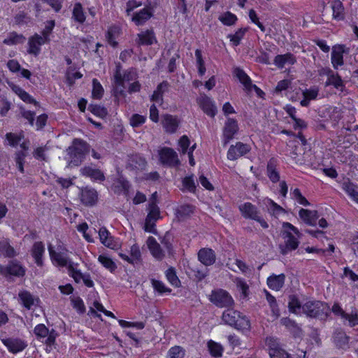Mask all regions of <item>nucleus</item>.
<instances>
[{
    "label": "nucleus",
    "mask_w": 358,
    "mask_h": 358,
    "mask_svg": "<svg viewBox=\"0 0 358 358\" xmlns=\"http://www.w3.org/2000/svg\"><path fill=\"white\" fill-rule=\"evenodd\" d=\"M222 320L224 324L237 330L244 331L250 329V322L248 317L231 308H227L223 312Z\"/></svg>",
    "instance_id": "1"
},
{
    "label": "nucleus",
    "mask_w": 358,
    "mask_h": 358,
    "mask_svg": "<svg viewBox=\"0 0 358 358\" xmlns=\"http://www.w3.org/2000/svg\"><path fill=\"white\" fill-rule=\"evenodd\" d=\"M90 150V146L85 141L80 138L73 139L72 145L67 149L71 159L70 164L75 166L80 165Z\"/></svg>",
    "instance_id": "2"
},
{
    "label": "nucleus",
    "mask_w": 358,
    "mask_h": 358,
    "mask_svg": "<svg viewBox=\"0 0 358 358\" xmlns=\"http://www.w3.org/2000/svg\"><path fill=\"white\" fill-rule=\"evenodd\" d=\"M302 311L308 317L326 320L329 314V306L321 301H308L303 305Z\"/></svg>",
    "instance_id": "3"
},
{
    "label": "nucleus",
    "mask_w": 358,
    "mask_h": 358,
    "mask_svg": "<svg viewBox=\"0 0 358 358\" xmlns=\"http://www.w3.org/2000/svg\"><path fill=\"white\" fill-rule=\"evenodd\" d=\"M208 300L216 307L229 308L234 305L231 295L225 289L217 288L211 291Z\"/></svg>",
    "instance_id": "4"
},
{
    "label": "nucleus",
    "mask_w": 358,
    "mask_h": 358,
    "mask_svg": "<svg viewBox=\"0 0 358 358\" xmlns=\"http://www.w3.org/2000/svg\"><path fill=\"white\" fill-rule=\"evenodd\" d=\"M25 273V267L17 259L9 261L6 266L0 265V274L7 278L11 276L22 278Z\"/></svg>",
    "instance_id": "5"
},
{
    "label": "nucleus",
    "mask_w": 358,
    "mask_h": 358,
    "mask_svg": "<svg viewBox=\"0 0 358 358\" xmlns=\"http://www.w3.org/2000/svg\"><path fill=\"white\" fill-rule=\"evenodd\" d=\"M241 215L246 218L254 220L259 224H267L264 219L262 212L258 208L250 202H245L238 206Z\"/></svg>",
    "instance_id": "6"
},
{
    "label": "nucleus",
    "mask_w": 358,
    "mask_h": 358,
    "mask_svg": "<svg viewBox=\"0 0 358 358\" xmlns=\"http://www.w3.org/2000/svg\"><path fill=\"white\" fill-rule=\"evenodd\" d=\"M159 157L163 166L173 168L180 165L177 152L171 148L164 147L159 150Z\"/></svg>",
    "instance_id": "7"
},
{
    "label": "nucleus",
    "mask_w": 358,
    "mask_h": 358,
    "mask_svg": "<svg viewBox=\"0 0 358 358\" xmlns=\"http://www.w3.org/2000/svg\"><path fill=\"white\" fill-rule=\"evenodd\" d=\"M281 236L285 240V243L279 245L280 252L282 255H286L299 247V238L296 237L290 231L282 230L281 231Z\"/></svg>",
    "instance_id": "8"
},
{
    "label": "nucleus",
    "mask_w": 358,
    "mask_h": 358,
    "mask_svg": "<svg viewBox=\"0 0 358 358\" xmlns=\"http://www.w3.org/2000/svg\"><path fill=\"white\" fill-rule=\"evenodd\" d=\"M0 338L8 352L14 355L22 352L28 345L26 341L18 337L1 336Z\"/></svg>",
    "instance_id": "9"
},
{
    "label": "nucleus",
    "mask_w": 358,
    "mask_h": 358,
    "mask_svg": "<svg viewBox=\"0 0 358 358\" xmlns=\"http://www.w3.org/2000/svg\"><path fill=\"white\" fill-rule=\"evenodd\" d=\"M196 102L203 112L208 116L213 118L217 115V108L215 101L206 94H201L196 99Z\"/></svg>",
    "instance_id": "10"
},
{
    "label": "nucleus",
    "mask_w": 358,
    "mask_h": 358,
    "mask_svg": "<svg viewBox=\"0 0 358 358\" xmlns=\"http://www.w3.org/2000/svg\"><path fill=\"white\" fill-rule=\"evenodd\" d=\"M349 52L350 48L344 44H337L333 46L331 61L334 69H338V66L344 64L343 55H348Z\"/></svg>",
    "instance_id": "11"
},
{
    "label": "nucleus",
    "mask_w": 358,
    "mask_h": 358,
    "mask_svg": "<svg viewBox=\"0 0 358 358\" xmlns=\"http://www.w3.org/2000/svg\"><path fill=\"white\" fill-rule=\"evenodd\" d=\"M239 127L238 121L234 118L229 117L224 123L223 127L222 138L224 145H227L231 141L234 136L238 133Z\"/></svg>",
    "instance_id": "12"
},
{
    "label": "nucleus",
    "mask_w": 358,
    "mask_h": 358,
    "mask_svg": "<svg viewBox=\"0 0 358 358\" xmlns=\"http://www.w3.org/2000/svg\"><path fill=\"white\" fill-rule=\"evenodd\" d=\"M251 150V147L247 143L237 142L236 145H231L227 152V158L229 160H236L238 157L246 155Z\"/></svg>",
    "instance_id": "13"
},
{
    "label": "nucleus",
    "mask_w": 358,
    "mask_h": 358,
    "mask_svg": "<svg viewBox=\"0 0 358 358\" xmlns=\"http://www.w3.org/2000/svg\"><path fill=\"white\" fill-rule=\"evenodd\" d=\"M48 250L50 259L55 265L60 267H66L68 269L70 265H75L66 254L55 251L51 245L48 246Z\"/></svg>",
    "instance_id": "14"
},
{
    "label": "nucleus",
    "mask_w": 358,
    "mask_h": 358,
    "mask_svg": "<svg viewBox=\"0 0 358 358\" xmlns=\"http://www.w3.org/2000/svg\"><path fill=\"white\" fill-rule=\"evenodd\" d=\"M80 201L86 206L95 205L98 200L97 192L92 187H85L80 189Z\"/></svg>",
    "instance_id": "15"
},
{
    "label": "nucleus",
    "mask_w": 358,
    "mask_h": 358,
    "mask_svg": "<svg viewBox=\"0 0 358 358\" xmlns=\"http://www.w3.org/2000/svg\"><path fill=\"white\" fill-rule=\"evenodd\" d=\"M161 123L166 133L174 134L179 127L180 120L177 116L166 113L162 115Z\"/></svg>",
    "instance_id": "16"
},
{
    "label": "nucleus",
    "mask_w": 358,
    "mask_h": 358,
    "mask_svg": "<svg viewBox=\"0 0 358 358\" xmlns=\"http://www.w3.org/2000/svg\"><path fill=\"white\" fill-rule=\"evenodd\" d=\"M147 161L139 154H134L129 156L127 169L136 172L142 171L145 169Z\"/></svg>",
    "instance_id": "17"
},
{
    "label": "nucleus",
    "mask_w": 358,
    "mask_h": 358,
    "mask_svg": "<svg viewBox=\"0 0 358 358\" xmlns=\"http://www.w3.org/2000/svg\"><path fill=\"white\" fill-rule=\"evenodd\" d=\"M279 161L275 157H271L267 162L266 175L273 183L280 181V176L278 171Z\"/></svg>",
    "instance_id": "18"
},
{
    "label": "nucleus",
    "mask_w": 358,
    "mask_h": 358,
    "mask_svg": "<svg viewBox=\"0 0 358 358\" xmlns=\"http://www.w3.org/2000/svg\"><path fill=\"white\" fill-rule=\"evenodd\" d=\"M153 15V9L150 6H146L138 12L133 14L131 20L136 26H142Z\"/></svg>",
    "instance_id": "19"
},
{
    "label": "nucleus",
    "mask_w": 358,
    "mask_h": 358,
    "mask_svg": "<svg viewBox=\"0 0 358 358\" xmlns=\"http://www.w3.org/2000/svg\"><path fill=\"white\" fill-rule=\"evenodd\" d=\"M136 42L139 46H148L157 43V40L153 29H147L138 34Z\"/></svg>",
    "instance_id": "20"
},
{
    "label": "nucleus",
    "mask_w": 358,
    "mask_h": 358,
    "mask_svg": "<svg viewBox=\"0 0 358 358\" xmlns=\"http://www.w3.org/2000/svg\"><path fill=\"white\" fill-rule=\"evenodd\" d=\"M45 43L44 38L39 34H35L29 38L27 52L36 57L38 56L41 50V46Z\"/></svg>",
    "instance_id": "21"
},
{
    "label": "nucleus",
    "mask_w": 358,
    "mask_h": 358,
    "mask_svg": "<svg viewBox=\"0 0 358 358\" xmlns=\"http://www.w3.org/2000/svg\"><path fill=\"white\" fill-rule=\"evenodd\" d=\"M280 323L285 327L294 338H301L303 336L301 327L294 320L286 317L280 320Z\"/></svg>",
    "instance_id": "22"
},
{
    "label": "nucleus",
    "mask_w": 358,
    "mask_h": 358,
    "mask_svg": "<svg viewBox=\"0 0 358 358\" xmlns=\"http://www.w3.org/2000/svg\"><path fill=\"white\" fill-rule=\"evenodd\" d=\"M119 257L128 263L135 265L141 262V252L138 245L134 244L130 248V257L127 255L120 252Z\"/></svg>",
    "instance_id": "23"
},
{
    "label": "nucleus",
    "mask_w": 358,
    "mask_h": 358,
    "mask_svg": "<svg viewBox=\"0 0 358 358\" xmlns=\"http://www.w3.org/2000/svg\"><path fill=\"white\" fill-rule=\"evenodd\" d=\"M82 176L90 178L92 181L103 182L106 180L104 173L90 166H85L80 169Z\"/></svg>",
    "instance_id": "24"
},
{
    "label": "nucleus",
    "mask_w": 358,
    "mask_h": 358,
    "mask_svg": "<svg viewBox=\"0 0 358 358\" xmlns=\"http://www.w3.org/2000/svg\"><path fill=\"white\" fill-rule=\"evenodd\" d=\"M198 259L206 266L213 265L215 262V252L210 248H202L198 252Z\"/></svg>",
    "instance_id": "25"
},
{
    "label": "nucleus",
    "mask_w": 358,
    "mask_h": 358,
    "mask_svg": "<svg viewBox=\"0 0 358 358\" xmlns=\"http://www.w3.org/2000/svg\"><path fill=\"white\" fill-rule=\"evenodd\" d=\"M99 235L101 243H103L107 248L113 250L118 249V244L113 240V237L110 236V232L106 229V227H102L99 230Z\"/></svg>",
    "instance_id": "26"
},
{
    "label": "nucleus",
    "mask_w": 358,
    "mask_h": 358,
    "mask_svg": "<svg viewBox=\"0 0 358 358\" xmlns=\"http://www.w3.org/2000/svg\"><path fill=\"white\" fill-rule=\"evenodd\" d=\"M285 278L284 273L280 275L272 274L267 278V285L273 290L279 291L285 285Z\"/></svg>",
    "instance_id": "27"
},
{
    "label": "nucleus",
    "mask_w": 358,
    "mask_h": 358,
    "mask_svg": "<svg viewBox=\"0 0 358 358\" xmlns=\"http://www.w3.org/2000/svg\"><path fill=\"white\" fill-rule=\"evenodd\" d=\"M349 336L341 329L335 330L333 334V341L337 348L345 349L348 346Z\"/></svg>",
    "instance_id": "28"
},
{
    "label": "nucleus",
    "mask_w": 358,
    "mask_h": 358,
    "mask_svg": "<svg viewBox=\"0 0 358 358\" xmlns=\"http://www.w3.org/2000/svg\"><path fill=\"white\" fill-rule=\"evenodd\" d=\"M324 85L325 87L332 85L334 88L341 92H343L345 87V83L341 76L337 72H334V71L331 75H329V78H327Z\"/></svg>",
    "instance_id": "29"
},
{
    "label": "nucleus",
    "mask_w": 358,
    "mask_h": 358,
    "mask_svg": "<svg viewBox=\"0 0 358 358\" xmlns=\"http://www.w3.org/2000/svg\"><path fill=\"white\" fill-rule=\"evenodd\" d=\"M148 213L144 224H155L160 217V211L155 201H150L148 204Z\"/></svg>",
    "instance_id": "30"
},
{
    "label": "nucleus",
    "mask_w": 358,
    "mask_h": 358,
    "mask_svg": "<svg viewBox=\"0 0 358 358\" xmlns=\"http://www.w3.org/2000/svg\"><path fill=\"white\" fill-rule=\"evenodd\" d=\"M299 215L305 224H315L320 217V214L317 210L301 208Z\"/></svg>",
    "instance_id": "31"
},
{
    "label": "nucleus",
    "mask_w": 358,
    "mask_h": 358,
    "mask_svg": "<svg viewBox=\"0 0 358 358\" xmlns=\"http://www.w3.org/2000/svg\"><path fill=\"white\" fill-rule=\"evenodd\" d=\"M194 206L193 205H180L176 209V215L179 221L183 222L194 213Z\"/></svg>",
    "instance_id": "32"
},
{
    "label": "nucleus",
    "mask_w": 358,
    "mask_h": 358,
    "mask_svg": "<svg viewBox=\"0 0 358 358\" xmlns=\"http://www.w3.org/2000/svg\"><path fill=\"white\" fill-rule=\"evenodd\" d=\"M263 204L267 208L268 213L275 217L285 213V210L282 207L269 198L264 199Z\"/></svg>",
    "instance_id": "33"
},
{
    "label": "nucleus",
    "mask_w": 358,
    "mask_h": 358,
    "mask_svg": "<svg viewBox=\"0 0 358 358\" xmlns=\"http://www.w3.org/2000/svg\"><path fill=\"white\" fill-rule=\"evenodd\" d=\"M26 41V37L16 31H11L7 34L6 38L3 39V43L6 45H15L23 44Z\"/></svg>",
    "instance_id": "34"
},
{
    "label": "nucleus",
    "mask_w": 358,
    "mask_h": 358,
    "mask_svg": "<svg viewBox=\"0 0 358 358\" xmlns=\"http://www.w3.org/2000/svg\"><path fill=\"white\" fill-rule=\"evenodd\" d=\"M333 10V18L338 21L345 19L344 6L340 0H333L331 3Z\"/></svg>",
    "instance_id": "35"
},
{
    "label": "nucleus",
    "mask_w": 358,
    "mask_h": 358,
    "mask_svg": "<svg viewBox=\"0 0 358 358\" xmlns=\"http://www.w3.org/2000/svg\"><path fill=\"white\" fill-rule=\"evenodd\" d=\"M45 252L44 245L42 242H36L32 248V257L38 266H43V255Z\"/></svg>",
    "instance_id": "36"
},
{
    "label": "nucleus",
    "mask_w": 358,
    "mask_h": 358,
    "mask_svg": "<svg viewBox=\"0 0 358 358\" xmlns=\"http://www.w3.org/2000/svg\"><path fill=\"white\" fill-rule=\"evenodd\" d=\"M129 182L124 177L118 178L113 183L114 192L117 194H127L130 188Z\"/></svg>",
    "instance_id": "37"
},
{
    "label": "nucleus",
    "mask_w": 358,
    "mask_h": 358,
    "mask_svg": "<svg viewBox=\"0 0 358 358\" xmlns=\"http://www.w3.org/2000/svg\"><path fill=\"white\" fill-rule=\"evenodd\" d=\"M169 83L167 80H164L161 83H159L157 89L153 92V94L151 96V101L159 102L163 101V94L165 92H166L169 87Z\"/></svg>",
    "instance_id": "38"
},
{
    "label": "nucleus",
    "mask_w": 358,
    "mask_h": 358,
    "mask_svg": "<svg viewBox=\"0 0 358 358\" xmlns=\"http://www.w3.org/2000/svg\"><path fill=\"white\" fill-rule=\"evenodd\" d=\"M147 244L150 251L155 257L161 259L163 257L162 250L154 237L150 236L147 240Z\"/></svg>",
    "instance_id": "39"
},
{
    "label": "nucleus",
    "mask_w": 358,
    "mask_h": 358,
    "mask_svg": "<svg viewBox=\"0 0 358 358\" xmlns=\"http://www.w3.org/2000/svg\"><path fill=\"white\" fill-rule=\"evenodd\" d=\"M342 189L353 200L358 195L357 185L354 184L350 178H346L342 183Z\"/></svg>",
    "instance_id": "40"
},
{
    "label": "nucleus",
    "mask_w": 358,
    "mask_h": 358,
    "mask_svg": "<svg viewBox=\"0 0 358 358\" xmlns=\"http://www.w3.org/2000/svg\"><path fill=\"white\" fill-rule=\"evenodd\" d=\"M301 304L299 297L295 294H291L288 298V309L292 313L299 314L302 310Z\"/></svg>",
    "instance_id": "41"
},
{
    "label": "nucleus",
    "mask_w": 358,
    "mask_h": 358,
    "mask_svg": "<svg viewBox=\"0 0 358 358\" xmlns=\"http://www.w3.org/2000/svg\"><path fill=\"white\" fill-rule=\"evenodd\" d=\"M208 350L210 355L215 358L221 357L224 352L223 346L213 340H210L207 343Z\"/></svg>",
    "instance_id": "42"
},
{
    "label": "nucleus",
    "mask_w": 358,
    "mask_h": 358,
    "mask_svg": "<svg viewBox=\"0 0 358 358\" xmlns=\"http://www.w3.org/2000/svg\"><path fill=\"white\" fill-rule=\"evenodd\" d=\"M234 73L239 81L244 85L245 90L247 91H250V87L252 83L248 74L243 69L238 67L234 69Z\"/></svg>",
    "instance_id": "43"
},
{
    "label": "nucleus",
    "mask_w": 358,
    "mask_h": 358,
    "mask_svg": "<svg viewBox=\"0 0 358 358\" xmlns=\"http://www.w3.org/2000/svg\"><path fill=\"white\" fill-rule=\"evenodd\" d=\"M72 18L74 20V21L80 24H83L85 22L86 17L80 3H76L74 5Z\"/></svg>",
    "instance_id": "44"
},
{
    "label": "nucleus",
    "mask_w": 358,
    "mask_h": 358,
    "mask_svg": "<svg viewBox=\"0 0 358 358\" xmlns=\"http://www.w3.org/2000/svg\"><path fill=\"white\" fill-rule=\"evenodd\" d=\"M248 31V27L240 28L235 32V34H229L228 38L230 39L232 45L236 47L240 45L241 40L243 38Z\"/></svg>",
    "instance_id": "45"
},
{
    "label": "nucleus",
    "mask_w": 358,
    "mask_h": 358,
    "mask_svg": "<svg viewBox=\"0 0 358 358\" xmlns=\"http://www.w3.org/2000/svg\"><path fill=\"white\" fill-rule=\"evenodd\" d=\"M98 261L111 273H113L117 269L116 264L105 254L100 255L98 257Z\"/></svg>",
    "instance_id": "46"
},
{
    "label": "nucleus",
    "mask_w": 358,
    "mask_h": 358,
    "mask_svg": "<svg viewBox=\"0 0 358 358\" xmlns=\"http://www.w3.org/2000/svg\"><path fill=\"white\" fill-rule=\"evenodd\" d=\"M218 20L226 26H232L234 25L238 18L236 15L230 11H227L224 13L222 15H220Z\"/></svg>",
    "instance_id": "47"
},
{
    "label": "nucleus",
    "mask_w": 358,
    "mask_h": 358,
    "mask_svg": "<svg viewBox=\"0 0 358 358\" xmlns=\"http://www.w3.org/2000/svg\"><path fill=\"white\" fill-rule=\"evenodd\" d=\"M183 189L182 192L187 191L191 193H194L196 189V183L194 180V175L192 174L189 176H185L182 180Z\"/></svg>",
    "instance_id": "48"
},
{
    "label": "nucleus",
    "mask_w": 358,
    "mask_h": 358,
    "mask_svg": "<svg viewBox=\"0 0 358 358\" xmlns=\"http://www.w3.org/2000/svg\"><path fill=\"white\" fill-rule=\"evenodd\" d=\"M19 298L22 301V303L24 308L30 310L34 305V298L31 293L28 291H22L19 293Z\"/></svg>",
    "instance_id": "49"
},
{
    "label": "nucleus",
    "mask_w": 358,
    "mask_h": 358,
    "mask_svg": "<svg viewBox=\"0 0 358 358\" xmlns=\"http://www.w3.org/2000/svg\"><path fill=\"white\" fill-rule=\"evenodd\" d=\"M166 277L168 281L175 287H180L181 282L180 279L176 275V269L173 267H170L166 271Z\"/></svg>",
    "instance_id": "50"
},
{
    "label": "nucleus",
    "mask_w": 358,
    "mask_h": 358,
    "mask_svg": "<svg viewBox=\"0 0 358 358\" xmlns=\"http://www.w3.org/2000/svg\"><path fill=\"white\" fill-rule=\"evenodd\" d=\"M185 354L186 351L182 347L175 345L168 350L166 358H184Z\"/></svg>",
    "instance_id": "51"
},
{
    "label": "nucleus",
    "mask_w": 358,
    "mask_h": 358,
    "mask_svg": "<svg viewBox=\"0 0 358 358\" xmlns=\"http://www.w3.org/2000/svg\"><path fill=\"white\" fill-rule=\"evenodd\" d=\"M269 355L271 358H293L285 350L279 347H272L270 345Z\"/></svg>",
    "instance_id": "52"
},
{
    "label": "nucleus",
    "mask_w": 358,
    "mask_h": 358,
    "mask_svg": "<svg viewBox=\"0 0 358 358\" xmlns=\"http://www.w3.org/2000/svg\"><path fill=\"white\" fill-rule=\"evenodd\" d=\"M70 300L72 307L77 310L78 314L82 315L85 313V306L80 296H71Z\"/></svg>",
    "instance_id": "53"
},
{
    "label": "nucleus",
    "mask_w": 358,
    "mask_h": 358,
    "mask_svg": "<svg viewBox=\"0 0 358 358\" xmlns=\"http://www.w3.org/2000/svg\"><path fill=\"white\" fill-rule=\"evenodd\" d=\"M27 156V155H26L25 152L24 151H17L15 153L14 160L15 162L18 171L21 173H24V165L25 163V158Z\"/></svg>",
    "instance_id": "54"
},
{
    "label": "nucleus",
    "mask_w": 358,
    "mask_h": 358,
    "mask_svg": "<svg viewBox=\"0 0 358 358\" xmlns=\"http://www.w3.org/2000/svg\"><path fill=\"white\" fill-rule=\"evenodd\" d=\"M87 109L94 115L101 118L106 117L108 115L107 109L104 106L97 104H90Z\"/></svg>",
    "instance_id": "55"
},
{
    "label": "nucleus",
    "mask_w": 358,
    "mask_h": 358,
    "mask_svg": "<svg viewBox=\"0 0 358 358\" xmlns=\"http://www.w3.org/2000/svg\"><path fill=\"white\" fill-rule=\"evenodd\" d=\"M92 97L96 99H101L103 95L104 90L100 82L96 78L92 80Z\"/></svg>",
    "instance_id": "56"
},
{
    "label": "nucleus",
    "mask_w": 358,
    "mask_h": 358,
    "mask_svg": "<svg viewBox=\"0 0 358 358\" xmlns=\"http://www.w3.org/2000/svg\"><path fill=\"white\" fill-rule=\"evenodd\" d=\"M151 284L154 289L160 294L171 293L172 291L171 289L167 287L162 281L152 278L151 279Z\"/></svg>",
    "instance_id": "57"
},
{
    "label": "nucleus",
    "mask_w": 358,
    "mask_h": 358,
    "mask_svg": "<svg viewBox=\"0 0 358 358\" xmlns=\"http://www.w3.org/2000/svg\"><path fill=\"white\" fill-rule=\"evenodd\" d=\"M23 138L24 135L22 134H17L10 132L6 134V138L12 147H16Z\"/></svg>",
    "instance_id": "58"
},
{
    "label": "nucleus",
    "mask_w": 358,
    "mask_h": 358,
    "mask_svg": "<svg viewBox=\"0 0 358 358\" xmlns=\"http://www.w3.org/2000/svg\"><path fill=\"white\" fill-rule=\"evenodd\" d=\"M235 282L236 284L237 287L240 291H241V294L244 298H246L249 295V286L247 284L246 281L240 278H236Z\"/></svg>",
    "instance_id": "59"
},
{
    "label": "nucleus",
    "mask_w": 358,
    "mask_h": 358,
    "mask_svg": "<svg viewBox=\"0 0 358 358\" xmlns=\"http://www.w3.org/2000/svg\"><path fill=\"white\" fill-rule=\"evenodd\" d=\"M55 25V20H49L47 22V24L45 25V29L42 31V38H44V41L45 43H48L50 41V34L52 31Z\"/></svg>",
    "instance_id": "60"
},
{
    "label": "nucleus",
    "mask_w": 358,
    "mask_h": 358,
    "mask_svg": "<svg viewBox=\"0 0 358 358\" xmlns=\"http://www.w3.org/2000/svg\"><path fill=\"white\" fill-rule=\"evenodd\" d=\"M0 252L6 257L13 258L17 255L15 249L8 243H3L0 245Z\"/></svg>",
    "instance_id": "61"
},
{
    "label": "nucleus",
    "mask_w": 358,
    "mask_h": 358,
    "mask_svg": "<svg viewBox=\"0 0 358 358\" xmlns=\"http://www.w3.org/2000/svg\"><path fill=\"white\" fill-rule=\"evenodd\" d=\"M10 106L11 103L6 97H1L0 99V115L1 117L6 116Z\"/></svg>",
    "instance_id": "62"
},
{
    "label": "nucleus",
    "mask_w": 358,
    "mask_h": 358,
    "mask_svg": "<svg viewBox=\"0 0 358 358\" xmlns=\"http://www.w3.org/2000/svg\"><path fill=\"white\" fill-rule=\"evenodd\" d=\"M34 333L38 338H45L49 334V329L45 324H39L35 327Z\"/></svg>",
    "instance_id": "63"
},
{
    "label": "nucleus",
    "mask_w": 358,
    "mask_h": 358,
    "mask_svg": "<svg viewBox=\"0 0 358 358\" xmlns=\"http://www.w3.org/2000/svg\"><path fill=\"white\" fill-rule=\"evenodd\" d=\"M348 316H345L344 320L348 321V325L350 327H353L358 324V313L357 310L352 311L350 313H347Z\"/></svg>",
    "instance_id": "64"
}]
</instances>
